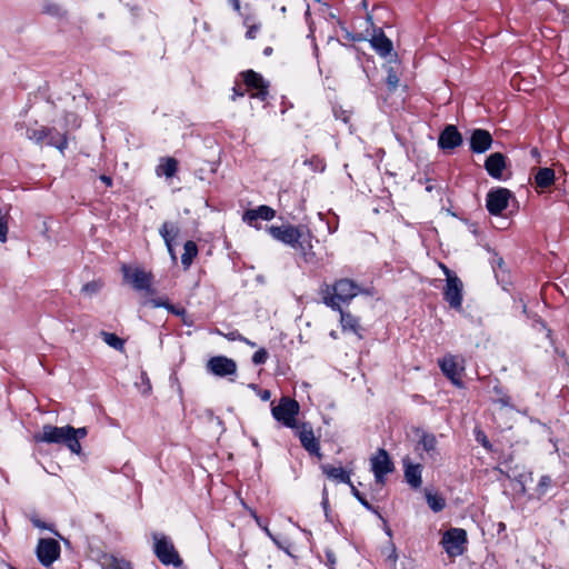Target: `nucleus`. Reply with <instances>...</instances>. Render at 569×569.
<instances>
[{
  "label": "nucleus",
  "instance_id": "obj_45",
  "mask_svg": "<svg viewBox=\"0 0 569 569\" xmlns=\"http://www.w3.org/2000/svg\"><path fill=\"white\" fill-rule=\"evenodd\" d=\"M550 483H551L550 477H548V476L541 477V479L539 481L540 493H545L547 488L550 486Z\"/></svg>",
  "mask_w": 569,
  "mask_h": 569
},
{
  "label": "nucleus",
  "instance_id": "obj_9",
  "mask_svg": "<svg viewBox=\"0 0 569 569\" xmlns=\"http://www.w3.org/2000/svg\"><path fill=\"white\" fill-rule=\"evenodd\" d=\"M510 199H513L510 190L506 188L491 189L487 193L486 207L491 214L499 216L507 209Z\"/></svg>",
  "mask_w": 569,
  "mask_h": 569
},
{
  "label": "nucleus",
  "instance_id": "obj_1",
  "mask_svg": "<svg viewBox=\"0 0 569 569\" xmlns=\"http://www.w3.org/2000/svg\"><path fill=\"white\" fill-rule=\"evenodd\" d=\"M360 292V287L348 278L335 281L332 284L323 283L319 293L322 302L332 310L342 309V305H348Z\"/></svg>",
  "mask_w": 569,
  "mask_h": 569
},
{
  "label": "nucleus",
  "instance_id": "obj_56",
  "mask_svg": "<svg viewBox=\"0 0 569 569\" xmlns=\"http://www.w3.org/2000/svg\"><path fill=\"white\" fill-rule=\"evenodd\" d=\"M531 156H532L535 159L539 160V156H540V154H539V151H538L536 148L531 150Z\"/></svg>",
  "mask_w": 569,
  "mask_h": 569
},
{
  "label": "nucleus",
  "instance_id": "obj_59",
  "mask_svg": "<svg viewBox=\"0 0 569 569\" xmlns=\"http://www.w3.org/2000/svg\"><path fill=\"white\" fill-rule=\"evenodd\" d=\"M319 162H320L319 163L320 164V171L325 170V164L321 161H319Z\"/></svg>",
  "mask_w": 569,
  "mask_h": 569
},
{
  "label": "nucleus",
  "instance_id": "obj_50",
  "mask_svg": "<svg viewBox=\"0 0 569 569\" xmlns=\"http://www.w3.org/2000/svg\"><path fill=\"white\" fill-rule=\"evenodd\" d=\"M271 397V392L269 390H262L260 392V398L262 401H268Z\"/></svg>",
  "mask_w": 569,
  "mask_h": 569
},
{
  "label": "nucleus",
  "instance_id": "obj_26",
  "mask_svg": "<svg viewBox=\"0 0 569 569\" xmlns=\"http://www.w3.org/2000/svg\"><path fill=\"white\" fill-rule=\"evenodd\" d=\"M49 131L50 134L47 136L46 143L63 152L68 144L66 133H60L54 128H49Z\"/></svg>",
  "mask_w": 569,
  "mask_h": 569
},
{
  "label": "nucleus",
  "instance_id": "obj_24",
  "mask_svg": "<svg viewBox=\"0 0 569 569\" xmlns=\"http://www.w3.org/2000/svg\"><path fill=\"white\" fill-rule=\"evenodd\" d=\"M340 312V323L343 331H350L361 338L360 330L361 326L357 317L351 315L348 311H343L342 309L338 310Z\"/></svg>",
  "mask_w": 569,
  "mask_h": 569
},
{
  "label": "nucleus",
  "instance_id": "obj_36",
  "mask_svg": "<svg viewBox=\"0 0 569 569\" xmlns=\"http://www.w3.org/2000/svg\"><path fill=\"white\" fill-rule=\"evenodd\" d=\"M244 24L248 27V30L246 32V38L247 39H254L257 37V34L259 33V31H260V24L259 23L250 24V19L249 18L244 19Z\"/></svg>",
  "mask_w": 569,
  "mask_h": 569
},
{
  "label": "nucleus",
  "instance_id": "obj_62",
  "mask_svg": "<svg viewBox=\"0 0 569 569\" xmlns=\"http://www.w3.org/2000/svg\"><path fill=\"white\" fill-rule=\"evenodd\" d=\"M526 308H527V307H526V305H525V303H522V310H523V312H526Z\"/></svg>",
  "mask_w": 569,
  "mask_h": 569
},
{
  "label": "nucleus",
  "instance_id": "obj_16",
  "mask_svg": "<svg viewBox=\"0 0 569 569\" xmlns=\"http://www.w3.org/2000/svg\"><path fill=\"white\" fill-rule=\"evenodd\" d=\"M274 214L276 211L272 208L262 204L256 209L247 210L242 216V220L249 226L254 227L256 229H260L261 224L259 223V220L269 221L273 219Z\"/></svg>",
  "mask_w": 569,
  "mask_h": 569
},
{
  "label": "nucleus",
  "instance_id": "obj_11",
  "mask_svg": "<svg viewBox=\"0 0 569 569\" xmlns=\"http://www.w3.org/2000/svg\"><path fill=\"white\" fill-rule=\"evenodd\" d=\"M417 432L419 433V440L417 442L416 450L419 452L421 460L436 461L439 456L436 436L419 430Z\"/></svg>",
  "mask_w": 569,
  "mask_h": 569
},
{
  "label": "nucleus",
  "instance_id": "obj_25",
  "mask_svg": "<svg viewBox=\"0 0 569 569\" xmlns=\"http://www.w3.org/2000/svg\"><path fill=\"white\" fill-rule=\"evenodd\" d=\"M321 470L322 472L333 479V480H337L339 482H343V483H347V485H351V479H350V475L345 471L342 468L340 467H333V466H330V465H322L321 466Z\"/></svg>",
  "mask_w": 569,
  "mask_h": 569
},
{
  "label": "nucleus",
  "instance_id": "obj_31",
  "mask_svg": "<svg viewBox=\"0 0 569 569\" xmlns=\"http://www.w3.org/2000/svg\"><path fill=\"white\" fill-rule=\"evenodd\" d=\"M101 565L103 569H132L128 561L113 556H104Z\"/></svg>",
  "mask_w": 569,
  "mask_h": 569
},
{
  "label": "nucleus",
  "instance_id": "obj_4",
  "mask_svg": "<svg viewBox=\"0 0 569 569\" xmlns=\"http://www.w3.org/2000/svg\"><path fill=\"white\" fill-rule=\"evenodd\" d=\"M299 403L290 398L282 397L277 406H272L271 412L276 420L282 422L288 428H298L297 416L299 413Z\"/></svg>",
  "mask_w": 569,
  "mask_h": 569
},
{
  "label": "nucleus",
  "instance_id": "obj_48",
  "mask_svg": "<svg viewBox=\"0 0 569 569\" xmlns=\"http://www.w3.org/2000/svg\"><path fill=\"white\" fill-rule=\"evenodd\" d=\"M149 303H150L152 307H154V308H159V307H168V305H167L164 301L159 300V299H151V300L149 301Z\"/></svg>",
  "mask_w": 569,
  "mask_h": 569
},
{
  "label": "nucleus",
  "instance_id": "obj_3",
  "mask_svg": "<svg viewBox=\"0 0 569 569\" xmlns=\"http://www.w3.org/2000/svg\"><path fill=\"white\" fill-rule=\"evenodd\" d=\"M269 233L278 241L295 248H306L305 238L309 229L306 226H271Z\"/></svg>",
  "mask_w": 569,
  "mask_h": 569
},
{
  "label": "nucleus",
  "instance_id": "obj_18",
  "mask_svg": "<svg viewBox=\"0 0 569 569\" xmlns=\"http://www.w3.org/2000/svg\"><path fill=\"white\" fill-rule=\"evenodd\" d=\"M462 143V136L458 129L449 124L447 126L439 136L438 146L442 150H452Z\"/></svg>",
  "mask_w": 569,
  "mask_h": 569
},
{
  "label": "nucleus",
  "instance_id": "obj_57",
  "mask_svg": "<svg viewBox=\"0 0 569 569\" xmlns=\"http://www.w3.org/2000/svg\"><path fill=\"white\" fill-rule=\"evenodd\" d=\"M271 53H272V48L271 47H266L264 50H263V54L268 57Z\"/></svg>",
  "mask_w": 569,
  "mask_h": 569
},
{
  "label": "nucleus",
  "instance_id": "obj_20",
  "mask_svg": "<svg viewBox=\"0 0 569 569\" xmlns=\"http://www.w3.org/2000/svg\"><path fill=\"white\" fill-rule=\"evenodd\" d=\"M405 478L412 488H419L422 483L420 463H412L409 457L403 458Z\"/></svg>",
  "mask_w": 569,
  "mask_h": 569
},
{
  "label": "nucleus",
  "instance_id": "obj_5",
  "mask_svg": "<svg viewBox=\"0 0 569 569\" xmlns=\"http://www.w3.org/2000/svg\"><path fill=\"white\" fill-rule=\"evenodd\" d=\"M153 550L158 559L166 566L173 565L176 567L182 563L173 543L170 539L161 533H153Z\"/></svg>",
  "mask_w": 569,
  "mask_h": 569
},
{
  "label": "nucleus",
  "instance_id": "obj_2",
  "mask_svg": "<svg viewBox=\"0 0 569 569\" xmlns=\"http://www.w3.org/2000/svg\"><path fill=\"white\" fill-rule=\"evenodd\" d=\"M71 431V426L56 427L44 425L42 431L36 433L33 439L37 442L64 445L71 452L79 455L81 452V445L74 438H70Z\"/></svg>",
  "mask_w": 569,
  "mask_h": 569
},
{
  "label": "nucleus",
  "instance_id": "obj_17",
  "mask_svg": "<svg viewBox=\"0 0 569 569\" xmlns=\"http://www.w3.org/2000/svg\"><path fill=\"white\" fill-rule=\"evenodd\" d=\"M441 371L457 386H460L461 372L463 367L459 359L453 356L445 357L439 361Z\"/></svg>",
  "mask_w": 569,
  "mask_h": 569
},
{
  "label": "nucleus",
  "instance_id": "obj_7",
  "mask_svg": "<svg viewBox=\"0 0 569 569\" xmlns=\"http://www.w3.org/2000/svg\"><path fill=\"white\" fill-rule=\"evenodd\" d=\"M467 542V533L463 529L451 528L443 533L441 543L450 557H457L463 553Z\"/></svg>",
  "mask_w": 569,
  "mask_h": 569
},
{
  "label": "nucleus",
  "instance_id": "obj_49",
  "mask_svg": "<svg viewBox=\"0 0 569 569\" xmlns=\"http://www.w3.org/2000/svg\"><path fill=\"white\" fill-rule=\"evenodd\" d=\"M303 259L306 262H313L315 261V252L313 251L305 252Z\"/></svg>",
  "mask_w": 569,
  "mask_h": 569
},
{
  "label": "nucleus",
  "instance_id": "obj_19",
  "mask_svg": "<svg viewBox=\"0 0 569 569\" xmlns=\"http://www.w3.org/2000/svg\"><path fill=\"white\" fill-rule=\"evenodd\" d=\"M492 144L491 134L483 129H476L470 138V148L473 152L482 153Z\"/></svg>",
  "mask_w": 569,
  "mask_h": 569
},
{
  "label": "nucleus",
  "instance_id": "obj_53",
  "mask_svg": "<svg viewBox=\"0 0 569 569\" xmlns=\"http://www.w3.org/2000/svg\"><path fill=\"white\" fill-rule=\"evenodd\" d=\"M33 525L38 528H47V526L40 520H33Z\"/></svg>",
  "mask_w": 569,
  "mask_h": 569
},
{
  "label": "nucleus",
  "instance_id": "obj_22",
  "mask_svg": "<svg viewBox=\"0 0 569 569\" xmlns=\"http://www.w3.org/2000/svg\"><path fill=\"white\" fill-rule=\"evenodd\" d=\"M372 48L381 56L387 57L392 51V42L389 40L381 29L377 33L372 34L370 39Z\"/></svg>",
  "mask_w": 569,
  "mask_h": 569
},
{
  "label": "nucleus",
  "instance_id": "obj_55",
  "mask_svg": "<svg viewBox=\"0 0 569 569\" xmlns=\"http://www.w3.org/2000/svg\"><path fill=\"white\" fill-rule=\"evenodd\" d=\"M327 558H328V561H329L331 565H333V563H335L336 559H335L333 553H331V552L327 553Z\"/></svg>",
  "mask_w": 569,
  "mask_h": 569
},
{
  "label": "nucleus",
  "instance_id": "obj_35",
  "mask_svg": "<svg viewBox=\"0 0 569 569\" xmlns=\"http://www.w3.org/2000/svg\"><path fill=\"white\" fill-rule=\"evenodd\" d=\"M8 211H3L0 208V241L4 242L7 240L8 233V222H7Z\"/></svg>",
  "mask_w": 569,
  "mask_h": 569
},
{
  "label": "nucleus",
  "instance_id": "obj_52",
  "mask_svg": "<svg viewBox=\"0 0 569 569\" xmlns=\"http://www.w3.org/2000/svg\"><path fill=\"white\" fill-rule=\"evenodd\" d=\"M322 506H323V508H325V509H326V508H327V506H328V498H327V491H326V489L323 490Z\"/></svg>",
  "mask_w": 569,
  "mask_h": 569
},
{
  "label": "nucleus",
  "instance_id": "obj_30",
  "mask_svg": "<svg viewBox=\"0 0 569 569\" xmlns=\"http://www.w3.org/2000/svg\"><path fill=\"white\" fill-rule=\"evenodd\" d=\"M198 254V248L196 242L193 241H187L183 246V253L181 256V263L184 269H188L193 258Z\"/></svg>",
  "mask_w": 569,
  "mask_h": 569
},
{
  "label": "nucleus",
  "instance_id": "obj_58",
  "mask_svg": "<svg viewBox=\"0 0 569 569\" xmlns=\"http://www.w3.org/2000/svg\"><path fill=\"white\" fill-rule=\"evenodd\" d=\"M241 342H244L246 345H248V346H250V347H256V343H254V342H252V341H250V340H249V339H247L246 337H244V340H241Z\"/></svg>",
  "mask_w": 569,
  "mask_h": 569
},
{
  "label": "nucleus",
  "instance_id": "obj_61",
  "mask_svg": "<svg viewBox=\"0 0 569 569\" xmlns=\"http://www.w3.org/2000/svg\"><path fill=\"white\" fill-rule=\"evenodd\" d=\"M330 336H331L332 338H337V336H336V332H335V331H332V332L330 333Z\"/></svg>",
  "mask_w": 569,
  "mask_h": 569
},
{
  "label": "nucleus",
  "instance_id": "obj_46",
  "mask_svg": "<svg viewBox=\"0 0 569 569\" xmlns=\"http://www.w3.org/2000/svg\"><path fill=\"white\" fill-rule=\"evenodd\" d=\"M228 339L229 340H232V341H241V340H244V337L239 332V331H231L229 335H228Z\"/></svg>",
  "mask_w": 569,
  "mask_h": 569
},
{
  "label": "nucleus",
  "instance_id": "obj_43",
  "mask_svg": "<svg viewBox=\"0 0 569 569\" xmlns=\"http://www.w3.org/2000/svg\"><path fill=\"white\" fill-rule=\"evenodd\" d=\"M335 117L339 120H341L345 123H348L350 120L351 114L346 110H337L335 109Z\"/></svg>",
  "mask_w": 569,
  "mask_h": 569
},
{
  "label": "nucleus",
  "instance_id": "obj_39",
  "mask_svg": "<svg viewBox=\"0 0 569 569\" xmlns=\"http://www.w3.org/2000/svg\"><path fill=\"white\" fill-rule=\"evenodd\" d=\"M268 359V352L266 349L261 348L256 351L252 356V362L254 365H263Z\"/></svg>",
  "mask_w": 569,
  "mask_h": 569
},
{
  "label": "nucleus",
  "instance_id": "obj_33",
  "mask_svg": "<svg viewBox=\"0 0 569 569\" xmlns=\"http://www.w3.org/2000/svg\"><path fill=\"white\" fill-rule=\"evenodd\" d=\"M427 503L430 507V509L435 512L441 511L446 507L445 499L431 492L426 493Z\"/></svg>",
  "mask_w": 569,
  "mask_h": 569
},
{
  "label": "nucleus",
  "instance_id": "obj_15",
  "mask_svg": "<svg viewBox=\"0 0 569 569\" xmlns=\"http://www.w3.org/2000/svg\"><path fill=\"white\" fill-rule=\"evenodd\" d=\"M207 369L216 376L227 377L236 373L237 363L224 356H216L208 361Z\"/></svg>",
  "mask_w": 569,
  "mask_h": 569
},
{
  "label": "nucleus",
  "instance_id": "obj_34",
  "mask_svg": "<svg viewBox=\"0 0 569 569\" xmlns=\"http://www.w3.org/2000/svg\"><path fill=\"white\" fill-rule=\"evenodd\" d=\"M386 82L390 90H396L399 84V77L392 67H389L387 70Z\"/></svg>",
  "mask_w": 569,
  "mask_h": 569
},
{
  "label": "nucleus",
  "instance_id": "obj_54",
  "mask_svg": "<svg viewBox=\"0 0 569 569\" xmlns=\"http://www.w3.org/2000/svg\"><path fill=\"white\" fill-rule=\"evenodd\" d=\"M232 2V6L234 8V10L239 11L240 10V2L239 0H230Z\"/></svg>",
  "mask_w": 569,
  "mask_h": 569
},
{
  "label": "nucleus",
  "instance_id": "obj_27",
  "mask_svg": "<svg viewBox=\"0 0 569 569\" xmlns=\"http://www.w3.org/2000/svg\"><path fill=\"white\" fill-rule=\"evenodd\" d=\"M555 181V171L550 168H539L536 176L535 182L537 187L548 188Z\"/></svg>",
  "mask_w": 569,
  "mask_h": 569
},
{
  "label": "nucleus",
  "instance_id": "obj_60",
  "mask_svg": "<svg viewBox=\"0 0 569 569\" xmlns=\"http://www.w3.org/2000/svg\"><path fill=\"white\" fill-rule=\"evenodd\" d=\"M503 263L502 259L500 258L499 261H498V266L501 267Z\"/></svg>",
  "mask_w": 569,
  "mask_h": 569
},
{
  "label": "nucleus",
  "instance_id": "obj_42",
  "mask_svg": "<svg viewBox=\"0 0 569 569\" xmlns=\"http://www.w3.org/2000/svg\"><path fill=\"white\" fill-rule=\"evenodd\" d=\"M351 488L352 495L365 506L367 509H371L370 503L362 497V495L358 491V489L353 486V483L349 485Z\"/></svg>",
  "mask_w": 569,
  "mask_h": 569
},
{
  "label": "nucleus",
  "instance_id": "obj_13",
  "mask_svg": "<svg viewBox=\"0 0 569 569\" xmlns=\"http://www.w3.org/2000/svg\"><path fill=\"white\" fill-rule=\"evenodd\" d=\"M60 555V545L57 540L40 539L37 547V556L43 566H50Z\"/></svg>",
  "mask_w": 569,
  "mask_h": 569
},
{
  "label": "nucleus",
  "instance_id": "obj_29",
  "mask_svg": "<svg viewBox=\"0 0 569 569\" xmlns=\"http://www.w3.org/2000/svg\"><path fill=\"white\" fill-rule=\"evenodd\" d=\"M48 134L50 131L47 127H30L26 130V137L38 144L46 142Z\"/></svg>",
  "mask_w": 569,
  "mask_h": 569
},
{
  "label": "nucleus",
  "instance_id": "obj_10",
  "mask_svg": "<svg viewBox=\"0 0 569 569\" xmlns=\"http://www.w3.org/2000/svg\"><path fill=\"white\" fill-rule=\"evenodd\" d=\"M447 274V284L443 291L445 300L456 310H460L462 306V282L457 276L449 274V270L445 268Z\"/></svg>",
  "mask_w": 569,
  "mask_h": 569
},
{
  "label": "nucleus",
  "instance_id": "obj_40",
  "mask_svg": "<svg viewBox=\"0 0 569 569\" xmlns=\"http://www.w3.org/2000/svg\"><path fill=\"white\" fill-rule=\"evenodd\" d=\"M101 289V284L97 281L88 282L82 287V291L87 295L97 293Z\"/></svg>",
  "mask_w": 569,
  "mask_h": 569
},
{
  "label": "nucleus",
  "instance_id": "obj_51",
  "mask_svg": "<svg viewBox=\"0 0 569 569\" xmlns=\"http://www.w3.org/2000/svg\"><path fill=\"white\" fill-rule=\"evenodd\" d=\"M101 181H103L107 186H110L111 184V178L110 177H107V176H101L100 177Z\"/></svg>",
  "mask_w": 569,
  "mask_h": 569
},
{
  "label": "nucleus",
  "instance_id": "obj_8",
  "mask_svg": "<svg viewBox=\"0 0 569 569\" xmlns=\"http://www.w3.org/2000/svg\"><path fill=\"white\" fill-rule=\"evenodd\" d=\"M371 471L375 475L376 483L383 486L386 476L393 471V463L385 449H379L370 459Z\"/></svg>",
  "mask_w": 569,
  "mask_h": 569
},
{
  "label": "nucleus",
  "instance_id": "obj_21",
  "mask_svg": "<svg viewBox=\"0 0 569 569\" xmlns=\"http://www.w3.org/2000/svg\"><path fill=\"white\" fill-rule=\"evenodd\" d=\"M485 168L489 176L495 179H501L502 171L506 168V157L500 152L491 153L485 162Z\"/></svg>",
  "mask_w": 569,
  "mask_h": 569
},
{
  "label": "nucleus",
  "instance_id": "obj_28",
  "mask_svg": "<svg viewBox=\"0 0 569 569\" xmlns=\"http://www.w3.org/2000/svg\"><path fill=\"white\" fill-rule=\"evenodd\" d=\"M178 169V162L174 158H164L161 160L160 164L157 167L158 176H166L167 178H171L174 176Z\"/></svg>",
  "mask_w": 569,
  "mask_h": 569
},
{
  "label": "nucleus",
  "instance_id": "obj_12",
  "mask_svg": "<svg viewBox=\"0 0 569 569\" xmlns=\"http://www.w3.org/2000/svg\"><path fill=\"white\" fill-rule=\"evenodd\" d=\"M242 77L247 90L253 91L251 97L264 101L268 97V83L264 79L253 70L243 72Z\"/></svg>",
  "mask_w": 569,
  "mask_h": 569
},
{
  "label": "nucleus",
  "instance_id": "obj_44",
  "mask_svg": "<svg viewBox=\"0 0 569 569\" xmlns=\"http://www.w3.org/2000/svg\"><path fill=\"white\" fill-rule=\"evenodd\" d=\"M306 241V248H295L296 250L300 251L301 254L305 257V252H311L312 251V244H311V233L308 231V236L305 238Z\"/></svg>",
  "mask_w": 569,
  "mask_h": 569
},
{
  "label": "nucleus",
  "instance_id": "obj_41",
  "mask_svg": "<svg viewBox=\"0 0 569 569\" xmlns=\"http://www.w3.org/2000/svg\"><path fill=\"white\" fill-rule=\"evenodd\" d=\"M88 435L87 428H73L70 432V438H74L77 442H80V439L84 438Z\"/></svg>",
  "mask_w": 569,
  "mask_h": 569
},
{
  "label": "nucleus",
  "instance_id": "obj_47",
  "mask_svg": "<svg viewBox=\"0 0 569 569\" xmlns=\"http://www.w3.org/2000/svg\"><path fill=\"white\" fill-rule=\"evenodd\" d=\"M244 96V90L241 89L240 86H236L233 88V94H232V100H236L237 97H243Z\"/></svg>",
  "mask_w": 569,
  "mask_h": 569
},
{
  "label": "nucleus",
  "instance_id": "obj_38",
  "mask_svg": "<svg viewBox=\"0 0 569 569\" xmlns=\"http://www.w3.org/2000/svg\"><path fill=\"white\" fill-rule=\"evenodd\" d=\"M64 122H66V127L70 128V129H76V128H79L80 127V120L78 119V117L72 113V112H68L66 116H64Z\"/></svg>",
  "mask_w": 569,
  "mask_h": 569
},
{
  "label": "nucleus",
  "instance_id": "obj_23",
  "mask_svg": "<svg viewBox=\"0 0 569 569\" xmlns=\"http://www.w3.org/2000/svg\"><path fill=\"white\" fill-rule=\"evenodd\" d=\"M160 234L166 242L171 258L176 260L172 242L179 234V228L172 222H164L160 228Z\"/></svg>",
  "mask_w": 569,
  "mask_h": 569
},
{
  "label": "nucleus",
  "instance_id": "obj_14",
  "mask_svg": "<svg viewBox=\"0 0 569 569\" xmlns=\"http://www.w3.org/2000/svg\"><path fill=\"white\" fill-rule=\"evenodd\" d=\"M297 435L301 446L310 453L317 456L319 459L322 457L320 452L319 440L315 437L312 427L309 423H302L296 428Z\"/></svg>",
  "mask_w": 569,
  "mask_h": 569
},
{
  "label": "nucleus",
  "instance_id": "obj_32",
  "mask_svg": "<svg viewBox=\"0 0 569 569\" xmlns=\"http://www.w3.org/2000/svg\"><path fill=\"white\" fill-rule=\"evenodd\" d=\"M100 337L102 340L111 348L123 351L124 350V340L118 337L116 333L101 331Z\"/></svg>",
  "mask_w": 569,
  "mask_h": 569
},
{
  "label": "nucleus",
  "instance_id": "obj_37",
  "mask_svg": "<svg viewBox=\"0 0 569 569\" xmlns=\"http://www.w3.org/2000/svg\"><path fill=\"white\" fill-rule=\"evenodd\" d=\"M44 12L58 18H61L63 16L62 8L57 3H47L44 6Z\"/></svg>",
  "mask_w": 569,
  "mask_h": 569
},
{
  "label": "nucleus",
  "instance_id": "obj_6",
  "mask_svg": "<svg viewBox=\"0 0 569 569\" xmlns=\"http://www.w3.org/2000/svg\"><path fill=\"white\" fill-rule=\"evenodd\" d=\"M123 278L126 281L130 282L136 290L152 292L151 282H152V273L147 272L138 267H130L123 264L122 268Z\"/></svg>",
  "mask_w": 569,
  "mask_h": 569
}]
</instances>
